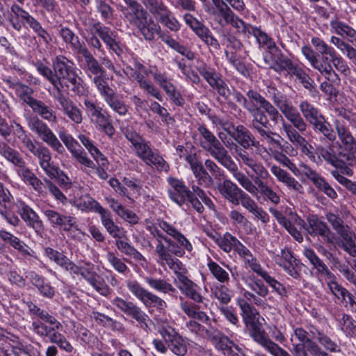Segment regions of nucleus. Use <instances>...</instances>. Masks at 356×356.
I'll list each match as a JSON object with an SVG mask.
<instances>
[{
    "label": "nucleus",
    "mask_w": 356,
    "mask_h": 356,
    "mask_svg": "<svg viewBox=\"0 0 356 356\" xmlns=\"http://www.w3.org/2000/svg\"><path fill=\"white\" fill-rule=\"evenodd\" d=\"M35 67L40 74L44 76L49 81H50L54 85V86L58 89V92L60 91L59 88L62 86L61 82L58 80L57 76L54 75V73L50 68L44 65L41 62L36 63Z\"/></svg>",
    "instance_id": "64"
},
{
    "label": "nucleus",
    "mask_w": 356,
    "mask_h": 356,
    "mask_svg": "<svg viewBox=\"0 0 356 356\" xmlns=\"http://www.w3.org/2000/svg\"><path fill=\"white\" fill-rule=\"evenodd\" d=\"M312 337L316 339L325 349L331 352H337L339 350V346L331 340L330 337L325 335L319 330L313 329L310 330Z\"/></svg>",
    "instance_id": "56"
},
{
    "label": "nucleus",
    "mask_w": 356,
    "mask_h": 356,
    "mask_svg": "<svg viewBox=\"0 0 356 356\" xmlns=\"http://www.w3.org/2000/svg\"><path fill=\"white\" fill-rule=\"evenodd\" d=\"M113 305L127 316L134 318L143 329L148 327L149 316L134 302L115 297L112 300Z\"/></svg>",
    "instance_id": "13"
},
{
    "label": "nucleus",
    "mask_w": 356,
    "mask_h": 356,
    "mask_svg": "<svg viewBox=\"0 0 356 356\" xmlns=\"http://www.w3.org/2000/svg\"><path fill=\"white\" fill-rule=\"evenodd\" d=\"M218 245L225 252H229L236 244L238 239L229 233L220 236L217 233L209 235Z\"/></svg>",
    "instance_id": "50"
},
{
    "label": "nucleus",
    "mask_w": 356,
    "mask_h": 356,
    "mask_svg": "<svg viewBox=\"0 0 356 356\" xmlns=\"http://www.w3.org/2000/svg\"><path fill=\"white\" fill-rule=\"evenodd\" d=\"M267 92L274 104L285 118L299 131H304L307 127L306 123L298 112L296 108L293 105L291 101L274 87H269Z\"/></svg>",
    "instance_id": "6"
},
{
    "label": "nucleus",
    "mask_w": 356,
    "mask_h": 356,
    "mask_svg": "<svg viewBox=\"0 0 356 356\" xmlns=\"http://www.w3.org/2000/svg\"><path fill=\"white\" fill-rule=\"evenodd\" d=\"M335 127L342 145L347 151L343 152V154L348 157L349 165H352L356 156V141L348 129L339 120L335 121Z\"/></svg>",
    "instance_id": "21"
},
{
    "label": "nucleus",
    "mask_w": 356,
    "mask_h": 356,
    "mask_svg": "<svg viewBox=\"0 0 356 356\" xmlns=\"http://www.w3.org/2000/svg\"><path fill=\"white\" fill-rule=\"evenodd\" d=\"M207 267L212 275L220 282L227 283L229 280V273L216 262L209 260Z\"/></svg>",
    "instance_id": "61"
},
{
    "label": "nucleus",
    "mask_w": 356,
    "mask_h": 356,
    "mask_svg": "<svg viewBox=\"0 0 356 356\" xmlns=\"http://www.w3.org/2000/svg\"><path fill=\"white\" fill-rule=\"evenodd\" d=\"M18 213L22 218L35 231H40L42 229V222L38 214L24 202L18 201L17 203Z\"/></svg>",
    "instance_id": "33"
},
{
    "label": "nucleus",
    "mask_w": 356,
    "mask_h": 356,
    "mask_svg": "<svg viewBox=\"0 0 356 356\" xmlns=\"http://www.w3.org/2000/svg\"><path fill=\"white\" fill-rule=\"evenodd\" d=\"M108 211L101 215V222L107 232L115 238H123L126 236V231L121 227L115 225L111 218Z\"/></svg>",
    "instance_id": "45"
},
{
    "label": "nucleus",
    "mask_w": 356,
    "mask_h": 356,
    "mask_svg": "<svg viewBox=\"0 0 356 356\" xmlns=\"http://www.w3.org/2000/svg\"><path fill=\"white\" fill-rule=\"evenodd\" d=\"M154 17L172 31H178L180 24L167 7L158 0H142Z\"/></svg>",
    "instance_id": "8"
},
{
    "label": "nucleus",
    "mask_w": 356,
    "mask_h": 356,
    "mask_svg": "<svg viewBox=\"0 0 356 356\" xmlns=\"http://www.w3.org/2000/svg\"><path fill=\"white\" fill-rule=\"evenodd\" d=\"M79 275L101 295L107 296L109 293L108 286L98 280L99 277L92 264H86L82 266Z\"/></svg>",
    "instance_id": "27"
},
{
    "label": "nucleus",
    "mask_w": 356,
    "mask_h": 356,
    "mask_svg": "<svg viewBox=\"0 0 356 356\" xmlns=\"http://www.w3.org/2000/svg\"><path fill=\"white\" fill-rule=\"evenodd\" d=\"M0 154L19 168L18 173L24 182L33 186L37 191L42 189V181L27 168L19 154L5 143L0 144Z\"/></svg>",
    "instance_id": "7"
},
{
    "label": "nucleus",
    "mask_w": 356,
    "mask_h": 356,
    "mask_svg": "<svg viewBox=\"0 0 356 356\" xmlns=\"http://www.w3.org/2000/svg\"><path fill=\"white\" fill-rule=\"evenodd\" d=\"M270 213L277 219V222L282 225L288 232L298 242L303 241V237L297 227L302 228L305 225L304 220H302L296 213L290 210L288 213V218L276 209H270Z\"/></svg>",
    "instance_id": "11"
},
{
    "label": "nucleus",
    "mask_w": 356,
    "mask_h": 356,
    "mask_svg": "<svg viewBox=\"0 0 356 356\" xmlns=\"http://www.w3.org/2000/svg\"><path fill=\"white\" fill-rule=\"evenodd\" d=\"M264 60L270 65V68L278 72H286L289 74L296 67L290 59L282 55L277 56V59L273 61L270 60L267 56H265Z\"/></svg>",
    "instance_id": "49"
},
{
    "label": "nucleus",
    "mask_w": 356,
    "mask_h": 356,
    "mask_svg": "<svg viewBox=\"0 0 356 356\" xmlns=\"http://www.w3.org/2000/svg\"><path fill=\"white\" fill-rule=\"evenodd\" d=\"M302 167L304 175L311 180L318 189L323 191L332 199L337 197V194L335 191L316 171L313 170L307 165H302Z\"/></svg>",
    "instance_id": "31"
},
{
    "label": "nucleus",
    "mask_w": 356,
    "mask_h": 356,
    "mask_svg": "<svg viewBox=\"0 0 356 356\" xmlns=\"http://www.w3.org/2000/svg\"><path fill=\"white\" fill-rule=\"evenodd\" d=\"M235 140L243 147L248 148L254 146L259 151L261 145L259 142L256 140L251 133L243 125H238L234 134Z\"/></svg>",
    "instance_id": "39"
},
{
    "label": "nucleus",
    "mask_w": 356,
    "mask_h": 356,
    "mask_svg": "<svg viewBox=\"0 0 356 356\" xmlns=\"http://www.w3.org/2000/svg\"><path fill=\"white\" fill-rule=\"evenodd\" d=\"M54 75H56L58 80L65 79L76 69L73 64L65 57H57L53 65Z\"/></svg>",
    "instance_id": "46"
},
{
    "label": "nucleus",
    "mask_w": 356,
    "mask_h": 356,
    "mask_svg": "<svg viewBox=\"0 0 356 356\" xmlns=\"http://www.w3.org/2000/svg\"><path fill=\"white\" fill-rule=\"evenodd\" d=\"M194 32L207 45L216 49L220 48L218 40L213 37L210 30L204 25L201 24Z\"/></svg>",
    "instance_id": "57"
},
{
    "label": "nucleus",
    "mask_w": 356,
    "mask_h": 356,
    "mask_svg": "<svg viewBox=\"0 0 356 356\" xmlns=\"http://www.w3.org/2000/svg\"><path fill=\"white\" fill-rule=\"evenodd\" d=\"M72 85V90L78 95H84L86 89L83 86V81L79 76L78 69H74L65 79Z\"/></svg>",
    "instance_id": "58"
},
{
    "label": "nucleus",
    "mask_w": 356,
    "mask_h": 356,
    "mask_svg": "<svg viewBox=\"0 0 356 356\" xmlns=\"http://www.w3.org/2000/svg\"><path fill=\"white\" fill-rule=\"evenodd\" d=\"M309 226L307 231L310 235L321 236L325 242L334 244L336 241L334 234L331 232L325 222L316 216L308 218Z\"/></svg>",
    "instance_id": "24"
},
{
    "label": "nucleus",
    "mask_w": 356,
    "mask_h": 356,
    "mask_svg": "<svg viewBox=\"0 0 356 356\" xmlns=\"http://www.w3.org/2000/svg\"><path fill=\"white\" fill-rule=\"evenodd\" d=\"M217 188L225 200L234 205H238V199L243 190L235 183L226 179L218 184Z\"/></svg>",
    "instance_id": "30"
},
{
    "label": "nucleus",
    "mask_w": 356,
    "mask_h": 356,
    "mask_svg": "<svg viewBox=\"0 0 356 356\" xmlns=\"http://www.w3.org/2000/svg\"><path fill=\"white\" fill-rule=\"evenodd\" d=\"M303 254L307 258L314 268L321 275H323L328 280L327 286L330 292L341 302H349L350 309L356 312V302L353 296L346 289L335 281L334 274L329 270L327 266L317 256L314 250L305 248L303 250Z\"/></svg>",
    "instance_id": "3"
},
{
    "label": "nucleus",
    "mask_w": 356,
    "mask_h": 356,
    "mask_svg": "<svg viewBox=\"0 0 356 356\" xmlns=\"http://www.w3.org/2000/svg\"><path fill=\"white\" fill-rule=\"evenodd\" d=\"M159 227L168 235L170 236L178 244L179 248L173 250L172 253L179 257L185 254V251L191 252L193 250V245L186 237L172 225L165 220H159Z\"/></svg>",
    "instance_id": "14"
},
{
    "label": "nucleus",
    "mask_w": 356,
    "mask_h": 356,
    "mask_svg": "<svg viewBox=\"0 0 356 356\" xmlns=\"http://www.w3.org/2000/svg\"><path fill=\"white\" fill-rule=\"evenodd\" d=\"M167 181L170 188L168 189L170 198L176 204L181 206L186 200L187 196L190 195V190L181 179L173 177H168Z\"/></svg>",
    "instance_id": "25"
},
{
    "label": "nucleus",
    "mask_w": 356,
    "mask_h": 356,
    "mask_svg": "<svg viewBox=\"0 0 356 356\" xmlns=\"http://www.w3.org/2000/svg\"><path fill=\"white\" fill-rule=\"evenodd\" d=\"M250 334L252 338L258 343L261 345L266 350L273 341L267 337L264 332L261 331L257 326V323H254V326H250Z\"/></svg>",
    "instance_id": "63"
},
{
    "label": "nucleus",
    "mask_w": 356,
    "mask_h": 356,
    "mask_svg": "<svg viewBox=\"0 0 356 356\" xmlns=\"http://www.w3.org/2000/svg\"><path fill=\"white\" fill-rule=\"evenodd\" d=\"M250 34L256 38L261 47L268 49L270 54L277 51V47L273 40L260 29L254 26L251 28Z\"/></svg>",
    "instance_id": "47"
},
{
    "label": "nucleus",
    "mask_w": 356,
    "mask_h": 356,
    "mask_svg": "<svg viewBox=\"0 0 356 356\" xmlns=\"http://www.w3.org/2000/svg\"><path fill=\"white\" fill-rule=\"evenodd\" d=\"M54 99L59 103L60 109L72 122L81 124L83 120L82 111L70 98L65 97L60 91L54 95Z\"/></svg>",
    "instance_id": "22"
},
{
    "label": "nucleus",
    "mask_w": 356,
    "mask_h": 356,
    "mask_svg": "<svg viewBox=\"0 0 356 356\" xmlns=\"http://www.w3.org/2000/svg\"><path fill=\"white\" fill-rule=\"evenodd\" d=\"M79 139L83 144V145L88 150L91 156L94 158L99 167L95 165L94 168H90L95 170V172L102 179H106L108 178V174L104 170V168L107 167L108 163V160L102 154V152L96 147L92 142L84 135H79Z\"/></svg>",
    "instance_id": "16"
},
{
    "label": "nucleus",
    "mask_w": 356,
    "mask_h": 356,
    "mask_svg": "<svg viewBox=\"0 0 356 356\" xmlns=\"http://www.w3.org/2000/svg\"><path fill=\"white\" fill-rule=\"evenodd\" d=\"M145 282L150 288L160 293H167L175 291L173 286L163 279L147 277H145Z\"/></svg>",
    "instance_id": "54"
},
{
    "label": "nucleus",
    "mask_w": 356,
    "mask_h": 356,
    "mask_svg": "<svg viewBox=\"0 0 356 356\" xmlns=\"http://www.w3.org/2000/svg\"><path fill=\"white\" fill-rule=\"evenodd\" d=\"M237 159L243 164L250 168L252 171L261 179H268L270 175L268 170L259 163H256L246 152H240L238 154Z\"/></svg>",
    "instance_id": "42"
},
{
    "label": "nucleus",
    "mask_w": 356,
    "mask_h": 356,
    "mask_svg": "<svg viewBox=\"0 0 356 356\" xmlns=\"http://www.w3.org/2000/svg\"><path fill=\"white\" fill-rule=\"evenodd\" d=\"M316 154V156H319L321 163L323 161H325L335 167L340 166L342 163L349 164L348 157L345 156L342 152H336L334 147H330L329 149L323 147H317Z\"/></svg>",
    "instance_id": "28"
},
{
    "label": "nucleus",
    "mask_w": 356,
    "mask_h": 356,
    "mask_svg": "<svg viewBox=\"0 0 356 356\" xmlns=\"http://www.w3.org/2000/svg\"><path fill=\"white\" fill-rule=\"evenodd\" d=\"M340 236L339 241L337 242L350 256L356 257V235L346 226L337 232Z\"/></svg>",
    "instance_id": "37"
},
{
    "label": "nucleus",
    "mask_w": 356,
    "mask_h": 356,
    "mask_svg": "<svg viewBox=\"0 0 356 356\" xmlns=\"http://www.w3.org/2000/svg\"><path fill=\"white\" fill-rule=\"evenodd\" d=\"M106 200L111 209L121 218L134 225L138 222V216L132 211L127 209L118 200L112 197H106Z\"/></svg>",
    "instance_id": "38"
},
{
    "label": "nucleus",
    "mask_w": 356,
    "mask_h": 356,
    "mask_svg": "<svg viewBox=\"0 0 356 356\" xmlns=\"http://www.w3.org/2000/svg\"><path fill=\"white\" fill-rule=\"evenodd\" d=\"M199 145L222 165L226 168L233 177L248 193H255L256 188L252 181L241 170L222 145L219 140L204 125L199 126Z\"/></svg>",
    "instance_id": "1"
},
{
    "label": "nucleus",
    "mask_w": 356,
    "mask_h": 356,
    "mask_svg": "<svg viewBox=\"0 0 356 356\" xmlns=\"http://www.w3.org/2000/svg\"><path fill=\"white\" fill-rule=\"evenodd\" d=\"M186 159L190 164L191 169L198 183L206 187L210 186L213 183V179L204 170L201 163L193 155H188Z\"/></svg>",
    "instance_id": "35"
},
{
    "label": "nucleus",
    "mask_w": 356,
    "mask_h": 356,
    "mask_svg": "<svg viewBox=\"0 0 356 356\" xmlns=\"http://www.w3.org/2000/svg\"><path fill=\"white\" fill-rule=\"evenodd\" d=\"M197 70L207 83L212 88L216 89L220 95L227 97L229 95V88L215 69L203 63L197 67Z\"/></svg>",
    "instance_id": "17"
},
{
    "label": "nucleus",
    "mask_w": 356,
    "mask_h": 356,
    "mask_svg": "<svg viewBox=\"0 0 356 356\" xmlns=\"http://www.w3.org/2000/svg\"><path fill=\"white\" fill-rule=\"evenodd\" d=\"M59 137L79 163L87 168L95 167V163L87 156L86 153L70 134L63 131L59 133Z\"/></svg>",
    "instance_id": "20"
},
{
    "label": "nucleus",
    "mask_w": 356,
    "mask_h": 356,
    "mask_svg": "<svg viewBox=\"0 0 356 356\" xmlns=\"http://www.w3.org/2000/svg\"><path fill=\"white\" fill-rule=\"evenodd\" d=\"M218 17H220L218 23L220 26H225L230 24L234 28L237 33L248 35L250 33L251 28L254 26L250 24H245L237 15H236L229 7H225L220 13H218Z\"/></svg>",
    "instance_id": "19"
},
{
    "label": "nucleus",
    "mask_w": 356,
    "mask_h": 356,
    "mask_svg": "<svg viewBox=\"0 0 356 356\" xmlns=\"http://www.w3.org/2000/svg\"><path fill=\"white\" fill-rule=\"evenodd\" d=\"M270 172L280 182L284 184L289 190L300 193L302 189V185L291 177L289 172L282 169L280 167L273 165L270 167Z\"/></svg>",
    "instance_id": "36"
},
{
    "label": "nucleus",
    "mask_w": 356,
    "mask_h": 356,
    "mask_svg": "<svg viewBox=\"0 0 356 356\" xmlns=\"http://www.w3.org/2000/svg\"><path fill=\"white\" fill-rule=\"evenodd\" d=\"M174 282L181 293L186 296L197 302H202L203 301V297L197 291V284L189 280L186 275L175 279Z\"/></svg>",
    "instance_id": "34"
},
{
    "label": "nucleus",
    "mask_w": 356,
    "mask_h": 356,
    "mask_svg": "<svg viewBox=\"0 0 356 356\" xmlns=\"http://www.w3.org/2000/svg\"><path fill=\"white\" fill-rule=\"evenodd\" d=\"M95 33L97 34L106 44L117 54L122 51L115 40V35L108 28L97 26L95 27Z\"/></svg>",
    "instance_id": "44"
},
{
    "label": "nucleus",
    "mask_w": 356,
    "mask_h": 356,
    "mask_svg": "<svg viewBox=\"0 0 356 356\" xmlns=\"http://www.w3.org/2000/svg\"><path fill=\"white\" fill-rule=\"evenodd\" d=\"M299 108L306 120L312 124L322 116L318 110L307 101L301 102Z\"/></svg>",
    "instance_id": "55"
},
{
    "label": "nucleus",
    "mask_w": 356,
    "mask_h": 356,
    "mask_svg": "<svg viewBox=\"0 0 356 356\" xmlns=\"http://www.w3.org/2000/svg\"><path fill=\"white\" fill-rule=\"evenodd\" d=\"M150 72L152 74L155 82L163 88L167 95L174 99H178L179 94L176 92L175 87L164 73L157 70L150 71Z\"/></svg>",
    "instance_id": "43"
},
{
    "label": "nucleus",
    "mask_w": 356,
    "mask_h": 356,
    "mask_svg": "<svg viewBox=\"0 0 356 356\" xmlns=\"http://www.w3.org/2000/svg\"><path fill=\"white\" fill-rule=\"evenodd\" d=\"M207 336L214 346L222 350L224 354H229L239 352L240 348L233 341H230L227 337L224 336L220 332L216 330H209L206 331Z\"/></svg>",
    "instance_id": "26"
},
{
    "label": "nucleus",
    "mask_w": 356,
    "mask_h": 356,
    "mask_svg": "<svg viewBox=\"0 0 356 356\" xmlns=\"http://www.w3.org/2000/svg\"><path fill=\"white\" fill-rule=\"evenodd\" d=\"M17 96L30 107L37 99L32 97L33 90L19 83H16L13 85Z\"/></svg>",
    "instance_id": "62"
},
{
    "label": "nucleus",
    "mask_w": 356,
    "mask_h": 356,
    "mask_svg": "<svg viewBox=\"0 0 356 356\" xmlns=\"http://www.w3.org/2000/svg\"><path fill=\"white\" fill-rule=\"evenodd\" d=\"M274 260L289 275L294 278L299 277V272L296 269L297 261L293 257L290 250L288 249L282 250L280 254L274 257Z\"/></svg>",
    "instance_id": "29"
},
{
    "label": "nucleus",
    "mask_w": 356,
    "mask_h": 356,
    "mask_svg": "<svg viewBox=\"0 0 356 356\" xmlns=\"http://www.w3.org/2000/svg\"><path fill=\"white\" fill-rule=\"evenodd\" d=\"M60 35L63 40L69 44L72 49L78 53H81L86 49V47L81 42L78 36H76L70 29L63 28L60 31Z\"/></svg>",
    "instance_id": "51"
},
{
    "label": "nucleus",
    "mask_w": 356,
    "mask_h": 356,
    "mask_svg": "<svg viewBox=\"0 0 356 356\" xmlns=\"http://www.w3.org/2000/svg\"><path fill=\"white\" fill-rule=\"evenodd\" d=\"M95 86L108 106L120 115H124L127 112V108L124 103L118 99L114 90L108 83L99 77L95 79Z\"/></svg>",
    "instance_id": "12"
},
{
    "label": "nucleus",
    "mask_w": 356,
    "mask_h": 356,
    "mask_svg": "<svg viewBox=\"0 0 356 356\" xmlns=\"http://www.w3.org/2000/svg\"><path fill=\"white\" fill-rule=\"evenodd\" d=\"M28 126L32 132L54 150L58 153L64 152L65 149L56 136L42 120L37 117L31 118L28 120Z\"/></svg>",
    "instance_id": "9"
},
{
    "label": "nucleus",
    "mask_w": 356,
    "mask_h": 356,
    "mask_svg": "<svg viewBox=\"0 0 356 356\" xmlns=\"http://www.w3.org/2000/svg\"><path fill=\"white\" fill-rule=\"evenodd\" d=\"M311 43L315 49L321 55V59L318 58V55L312 49L311 47L305 45L302 47L301 51L310 65L321 74L330 75L334 73L332 65L328 61L327 56L334 54L335 51L333 47L329 46L322 38L313 36L311 38Z\"/></svg>",
    "instance_id": "4"
},
{
    "label": "nucleus",
    "mask_w": 356,
    "mask_h": 356,
    "mask_svg": "<svg viewBox=\"0 0 356 356\" xmlns=\"http://www.w3.org/2000/svg\"><path fill=\"white\" fill-rule=\"evenodd\" d=\"M155 252L159 257V262L163 266H168L176 275V278L183 277L187 273V269L178 259L173 258L163 243H160Z\"/></svg>",
    "instance_id": "15"
},
{
    "label": "nucleus",
    "mask_w": 356,
    "mask_h": 356,
    "mask_svg": "<svg viewBox=\"0 0 356 356\" xmlns=\"http://www.w3.org/2000/svg\"><path fill=\"white\" fill-rule=\"evenodd\" d=\"M80 54H81L85 58L86 61V72L89 77H91V75H95L92 82L95 83V79L97 77L102 78L105 83H108V79L105 76V70L100 65L99 62L96 58H95L92 54L87 50L86 48L83 51H82Z\"/></svg>",
    "instance_id": "32"
},
{
    "label": "nucleus",
    "mask_w": 356,
    "mask_h": 356,
    "mask_svg": "<svg viewBox=\"0 0 356 356\" xmlns=\"http://www.w3.org/2000/svg\"><path fill=\"white\" fill-rule=\"evenodd\" d=\"M252 183L253 182L252 181ZM254 183L257 186L254 184H252V185L256 188L257 191L255 193H250L251 195L257 196L259 192L261 194L265 195L273 203L277 204L280 202V198L279 195L270 187L264 183L260 177H256Z\"/></svg>",
    "instance_id": "48"
},
{
    "label": "nucleus",
    "mask_w": 356,
    "mask_h": 356,
    "mask_svg": "<svg viewBox=\"0 0 356 356\" xmlns=\"http://www.w3.org/2000/svg\"><path fill=\"white\" fill-rule=\"evenodd\" d=\"M153 71L152 69H147L142 65H138L136 71L132 76L137 81L141 89L147 93L155 97L159 101H162V96L159 90L152 84L151 81L146 79V76Z\"/></svg>",
    "instance_id": "23"
},
{
    "label": "nucleus",
    "mask_w": 356,
    "mask_h": 356,
    "mask_svg": "<svg viewBox=\"0 0 356 356\" xmlns=\"http://www.w3.org/2000/svg\"><path fill=\"white\" fill-rule=\"evenodd\" d=\"M246 95L248 99L245 108L248 111V106L253 109L262 108L275 124H277L280 120H283V117L278 110L258 92L250 90L247 92Z\"/></svg>",
    "instance_id": "10"
},
{
    "label": "nucleus",
    "mask_w": 356,
    "mask_h": 356,
    "mask_svg": "<svg viewBox=\"0 0 356 356\" xmlns=\"http://www.w3.org/2000/svg\"><path fill=\"white\" fill-rule=\"evenodd\" d=\"M261 109V108L253 109L248 106V111L252 114L253 118L252 127L257 131L260 129H264V127H266L268 124V120L266 115Z\"/></svg>",
    "instance_id": "59"
},
{
    "label": "nucleus",
    "mask_w": 356,
    "mask_h": 356,
    "mask_svg": "<svg viewBox=\"0 0 356 356\" xmlns=\"http://www.w3.org/2000/svg\"><path fill=\"white\" fill-rule=\"evenodd\" d=\"M33 111L40 115L43 119L52 122H56L57 118L54 111L42 102L36 100L31 105Z\"/></svg>",
    "instance_id": "52"
},
{
    "label": "nucleus",
    "mask_w": 356,
    "mask_h": 356,
    "mask_svg": "<svg viewBox=\"0 0 356 356\" xmlns=\"http://www.w3.org/2000/svg\"><path fill=\"white\" fill-rule=\"evenodd\" d=\"M44 214L53 227L63 226L64 229L70 230L74 225L72 217L60 215L56 211L45 210Z\"/></svg>",
    "instance_id": "40"
},
{
    "label": "nucleus",
    "mask_w": 356,
    "mask_h": 356,
    "mask_svg": "<svg viewBox=\"0 0 356 356\" xmlns=\"http://www.w3.org/2000/svg\"><path fill=\"white\" fill-rule=\"evenodd\" d=\"M124 6H120V11L124 18L136 26L147 40L154 38L160 31V26L148 17L147 12L136 0H124Z\"/></svg>",
    "instance_id": "2"
},
{
    "label": "nucleus",
    "mask_w": 356,
    "mask_h": 356,
    "mask_svg": "<svg viewBox=\"0 0 356 356\" xmlns=\"http://www.w3.org/2000/svg\"><path fill=\"white\" fill-rule=\"evenodd\" d=\"M126 138L131 143L136 155L147 165H154L158 170L168 171L169 166L165 160L159 154H154L147 143L134 131L127 129L125 132Z\"/></svg>",
    "instance_id": "5"
},
{
    "label": "nucleus",
    "mask_w": 356,
    "mask_h": 356,
    "mask_svg": "<svg viewBox=\"0 0 356 356\" xmlns=\"http://www.w3.org/2000/svg\"><path fill=\"white\" fill-rule=\"evenodd\" d=\"M236 304L241 311L243 320L247 326H254V323H257L259 316L257 310L253 308L245 298H237Z\"/></svg>",
    "instance_id": "41"
},
{
    "label": "nucleus",
    "mask_w": 356,
    "mask_h": 356,
    "mask_svg": "<svg viewBox=\"0 0 356 356\" xmlns=\"http://www.w3.org/2000/svg\"><path fill=\"white\" fill-rule=\"evenodd\" d=\"M141 302L147 307H154L160 311L164 310L167 307L166 302L162 298L149 291Z\"/></svg>",
    "instance_id": "60"
},
{
    "label": "nucleus",
    "mask_w": 356,
    "mask_h": 356,
    "mask_svg": "<svg viewBox=\"0 0 356 356\" xmlns=\"http://www.w3.org/2000/svg\"><path fill=\"white\" fill-rule=\"evenodd\" d=\"M161 335L168 343L171 351L178 355L184 356L187 352V343L173 327H163Z\"/></svg>",
    "instance_id": "18"
},
{
    "label": "nucleus",
    "mask_w": 356,
    "mask_h": 356,
    "mask_svg": "<svg viewBox=\"0 0 356 356\" xmlns=\"http://www.w3.org/2000/svg\"><path fill=\"white\" fill-rule=\"evenodd\" d=\"M330 42L336 46L341 51L342 54L346 55L349 59L352 60L355 64H356L355 48L336 36L331 37Z\"/></svg>",
    "instance_id": "53"
}]
</instances>
